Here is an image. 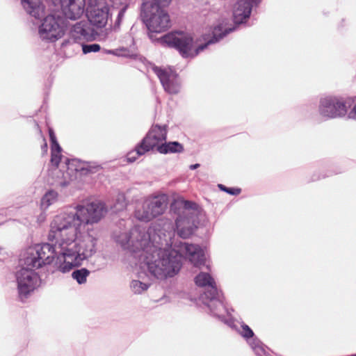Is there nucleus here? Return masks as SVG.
<instances>
[{"instance_id": "f257e3e1", "label": "nucleus", "mask_w": 356, "mask_h": 356, "mask_svg": "<svg viewBox=\"0 0 356 356\" xmlns=\"http://www.w3.org/2000/svg\"><path fill=\"white\" fill-rule=\"evenodd\" d=\"M105 204L100 202L77 205L55 216L48 234L49 241L29 247L19 259L21 268L16 272L19 298L24 302L39 284L35 269L50 264L55 257L60 272L65 273L81 266L96 252L97 238L90 234L77 238L82 225L99 222L106 214Z\"/></svg>"}, {"instance_id": "f03ea898", "label": "nucleus", "mask_w": 356, "mask_h": 356, "mask_svg": "<svg viewBox=\"0 0 356 356\" xmlns=\"http://www.w3.org/2000/svg\"><path fill=\"white\" fill-rule=\"evenodd\" d=\"M172 234H163L155 227H134L129 232L113 234L114 240L123 249L135 253L143 260L151 278L164 280L173 277L181 268L180 257L175 252H169Z\"/></svg>"}, {"instance_id": "7ed1b4c3", "label": "nucleus", "mask_w": 356, "mask_h": 356, "mask_svg": "<svg viewBox=\"0 0 356 356\" xmlns=\"http://www.w3.org/2000/svg\"><path fill=\"white\" fill-rule=\"evenodd\" d=\"M235 27L223 29L222 25H218L213 29L212 38L204 44L193 47V39L188 33L182 32H172L161 38L162 43L169 47L176 49L184 58H193L198 55L209 44L216 43L225 37L229 33L235 30Z\"/></svg>"}, {"instance_id": "20e7f679", "label": "nucleus", "mask_w": 356, "mask_h": 356, "mask_svg": "<svg viewBox=\"0 0 356 356\" xmlns=\"http://www.w3.org/2000/svg\"><path fill=\"white\" fill-rule=\"evenodd\" d=\"M172 0H148L143 3L142 16L147 29L149 36L153 38V33H161L171 26L170 16L165 8L168 7Z\"/></svg>"}, {"instance_id": "39448f33", "label": "nucleus", "mask_w": 356, "mask_h": 356, "mask_svg": "<svg viewBox=\"0 0 356 356\" xmlns=\"http://www.w3.org/2000/svg\"><path fill=\"white\" fill-rule=\"evenodd\" d=\"M195 284L200 287H204L205 291L201 295L200 298L209 309L213 316H219V312H227L223 304V294L217 289L213 278L208 273H200L195 277Z\"/></svg>"}, {"instance_id": "423d86ee", "label": "nucleus", "mask_w": 356, "mask_h": 356, "mask_svg": "<svg viewBox=\"0 0 356 356\" xmlns=\"http://www.w3.org/2000/svg\"><path fill=\"white\" fill-rule=\"evenodd\" d=\"M67 26L66 19L60 15H47L39 26L40 38L44 41L54 42L63 37Z\"/></svg>"}, {"instance_id": "0eeeda50", "label": "nucleus", "mask_w": 356, "mask_h": 356, "mask_svg": "<svg viewBox=\"0 0 356 356\" xmlns=\"http://www.w3.org/2000/svg\"><path fill=\"white\" fill-rule=\"evenodd\" d=\"M197 216H184V215H178L176 220H175V228L171 224L166 225L169 231L164 232V231L157 226H154L157 229H159L162 232L163 234L168 235V232H171L172 234L171 238L172 243L168 248L169 252H175L180 257V264L181 265V254L179 253L177 251L175 250H172L171 247L173 245L172 238L175 236V232H177V235L182 238H187L190 237L195 232V230L197 228Z\"/></svg>"}, {"instance_id": "6e6552de", "label": "nucleus", "mask_w": 356, "mask_h": 356, "mask_svg": "<svg viewBox=\"0 0 356 356\" xmlns=\"http://www.w3.org/2000/svg\"><path fill=\"white\" fill-rule=\"evenodd\" d=\"M167 207V198L165 195L147 198L140 209L135 211V217L140 220L149 222L161 215Z\"/></svg>"}, {"instance_id": "1a4fd4ad", "label": "nucleus", "mask_w": 356, "mask_h": 356, "mask_svg": "<svg viewBox=\"0 0 356 356\" xmlns=\"http://www.w3.org/2000/svg\"><path fill=\"white\" fill-rule=\"evenodd\" d=\"M219 312V316H213L218 318L220 321L227 325L229 327L237 331V332L243 337L250 344L254 352L257 356L266 355V353L263 343L257 339L252 330L245 323H241L240 326L235 323L233 318L225 319L223 314Z\"/></svg>"}, {"instance_id": "9d476101", "label": "nucleus", "mask_w": 356, "mask_h": 356, "mask_svg": "<svg viewBox=\"0 0 356 356\" xmlns=\"http://www.w3.org/2000/svg\"><path fill=\"white\" fill-rule=\"evenodd\" d=\"M318 112L326 119L336 118L346 114L347 106L341 98L327 96L321 98Z\"/></svg>"}, {"instance_id": "9b49d317", "label": "nucleus", "mask_w": 356, "mask_h": 356, "mask_svg": "<svg viewBox=\"0 0 356 356\" xmlns=\"http://www.w3.org/2000/svg\"><path fill=\"white\" fill-rule=\"evenodd\" d=\"M86 0H52L49 6L51 12L61 9L65 19L75 20L84 12Z\"/></svg>"}, {"instance_id": "f8f14e48", "label": "nucleus", "mask_w": 356, "mask_h": 356, "mask_svg": "<svg viewBox=\"0 0 356 356\" xmlns=\"http://www.w3.org/2000/svg\"><path fill=\"white\" fill-rule=\"evenodd\" d=\"M153 71L159 77L164 90L169 94H177L181 88L178 74L171 69L153 67Z\"/></svg>"}, {"instance_id": "ddd939ff", "label": "nucleus", "mask_w": 356, "mask_h": 356, "mask_svg": "<svg viewBox=\"0 0 356 356\" xmlns=\"http://www.w3.org/2000/svg\"><path fill=\"white\" fill-rule=\"evenodd\" d=\"M110 16V8L106 4H99L87 9L88 22L90 26L93 25L97 28L104 27Z\"/></svg>"}, {"instance_id": "4468645a", "label": "nucleus", "mask_w": 356, "mask_h": 356, "mask_svg": "<svg viewBox=\"0 0 356 356\" xmlns=\"http://www.w3.org/2000/svg\"><path fill=\"white\" fill-rule=\"evenodd\" d=\"M166 138V125L154 124L152 126L145 137L141 140V143L147 148L146 150L150 151L155 147H157L159 143L165 140Z\"/></svg>"}, {"instance_id": "2eb2a0df", "label": "nucleus", "mask_w": 356, "mask_h": 356, "mask_svg": "<svg viewBox=\"0 0 356 356\" xmlns=\"http://www.w3.org/2000/svg\"><path fill=\"white\" fill-rule=\"evenodd\" d=\"M95 31L88 21H80L72 26L70 35L75 42L80 40H92L94 39Z\"/></svg>"}, {"instance_id": "dca6fc26", "label": "nucleus", "mask_w": 356, "mask_h": 356, "mask_svg": "<svg viewBox=\"0 0 356 356\" xmlns=\"http://www.w3.org/2000/svg\"><path fill=\"white\" fill-rule=\"evenodd\" d=\"M180 245V248L185 251L186 257L194 266L199 267L204 264L205 254L199 245L187 243H181Z\"/></svg>"}, {"instance_id": "f3484780", "label": "nucleus", "mask_w": 356, "mask_h": 356, "mask_svg": "<svg viewBox=\"0 0 356 356\" xmlns=\"http://www.w3.org/2000/svg\"><path fill=\"white\" fill-rule=\"evenodd\" d=\"M252 7V3L248 0L238 1L233 13L234 23L240 24L249 18Z\"/></svg>"}, {"instance_id": "a211bd4d", "label": "nucleus", "mask_w": 356, "mask_h": 356, "mask_svg": "<svg viewBox=\"0 0 356 356\" xmlns=\"http://www.w3.org/2000/svg\"><path fill=\"white\" fill-rule=\"evenodd\" d=\"M21 3L25 11L30 16L39 19L44 16V6L41 0H21Z\"/></svg>"}, {"instance_id": "6ab92c4d", "label": "nucleus", "mask_w": 356, "mask_h": 356, "mask_svg": "<svg viewBox=\"0 0 356 356\" xmlns=\"http://www.w3.org/2000/svg\"><path fill=\"white\" fill-rule=\"evenodd\" d=\"M157 151L161 154L180 153L184 151L183 145L179 142L165 143L157 146Z\"/></svg>"}, {"instance_id": "aec40b11", "label": "nucleus", "mask_w": 356, "mask_h": 356, "mask_svg": "<svg viewBox=\"0 0 356 356\" xmlns=\"http://www.w3.org/2000/svg\"><path fill=\"white\" fill-rule=\"evenodd\" d=\"M68 168H74V170L76 172H81L82 174H87L94 172L95 168H92L89 163L83 162L77 159L68 160L66 159Z\"/></svg>"}, {"instance_id": "412c9836", "label": "nucleus", "mask_w": 356, "mask_h": 356, "mask_svg": "<svg viewBox=\"0 0 356 356\" xmlns=\"http://www.w3.org/2000/svg\"><path fill=\"white\" fill-rule=\"evenodd\" d=\"M182 209L179 215L197 216V204L192 201L184 200L181 202Z\"/></svg>"}, {"instance_id": "4be33fe9", "label": "nucleus", "mask_w": 356, "mask_h": 356, "mask_svg": "<svg viewBox=\"0 0 356 356\" xmlns=\"http://www.w3.org/2000/svg\"><path fill=\"white\" fill-rule=\"evenodd\" d=\"M146 149L147 148L140 142L139 144L137 145V146L134 150L130 151L127 154V161L129 163H133L136 161V160L139 156H142L145 154L146 152H149V150H146Z\"/></svg>"}, {"instance_id": "5701e85b", "label": "nucleus", "mask_w": 356, "mask_h": 356, "mask_svg": "<svg viewBox=\"0 0 356 356\" xmlns=\"http://www.w3.org/2000/svg\"><path fill=\"white\" fill-rule=\"evenodd\" d=\"M90 270L85 268L76 269L72 272V277L76 280L79 284H83L86 282L87 277L90 275Z\"/></svg>"}, {"instance_id": "b1692460", "label": "nucleus", "mask_w": 356, "mask_h": 356, "mask_svg": "<svg viewBox=\"0 0 356 356\" xmlns=\"http://www.w3.org/2000/svg\"><path fill=\"white\" fill-rule=\"evenodd\" d=\"M58 193L54 191H49L47 192L41 199V207L43 209H47L51 204H52L57 199Z\"/></svg>"}, {"instance_id": "393cba45", "label": "nucleus", "mask_w": 356, "mask_h": 356, "mask_svg": "<svg viewBox=\"0 0 356 356\" xmlns=\"http://www.w3.org/2000/svg\"><path fill=\"white\" fill-rule=\"evenodd\" d=\"M149 284L143 283L139 280H132L130 284L131 291L135 294H140L149 288Z\"/></svg>"}, {"instance_id": "a878e982", "label": "nucleus", "mask_w": 356, "mask_h": 356, "mask_svg": "<svg viewBox=\"0 0 356 356\" xmlns=\"http://www.w3.org/2000/svg\"><path fill=\"white\" fill-rule=\"evenodd\" d=\"M100 45L96 43L82 45L83 52L86 54L90 52H97L100 50Z\"/></svg>"}, {"instance_id": "bb28decb", "label": "nucleus", "mask_w": 356, "mask_h": 356, "mask_svg": "<svg viewBox=\"0 0 356 356\" xmlns=\"http://www.w3.org/2000/svg\"><path fill=\"white\" fill-rule=\"evenodd\" d=\"M218 188L224 192L232 195H237L240 194L241 190L238 188H228L222 184H218Z\"/></svg>"}, {"instance_id": "cd10ccee", "label": "nucleus", "mask_w": 356, "mask_h": 356, "mask_svg": "<svg viewBox=\"0 0 356 356\" xmlns=\"http://www.w3.org/2000/svg\"><path fill=\"white\" fill-rule=\"evenodd\" d=\"M60 153H61V152H51V163H52V165H55L56 167L58 166V165L61 161L62 155Z\"/></svg>"}, {"instance_id": "c85d7f7f", "label": "nucleus", "mask_w": 356, "mask_h": 356, "mask_svg": "<svg viewBox=\"0 0 356 356\" xmlns=\"http://www.w3.org/2000/svg\"><path fill=\"white\" fill-rule=\"evenodd\" d=\"M51 152H61V150H62V149H61L60 146L59 145L57 140H56L55 143H51Z\"/></svg>"}, {"instance_id": "c756f323", "label": "nucleus", "mask_w": 356, "mask_h": 356, "mask_svg": "<svg viewBox=\"0 0 356 356\" xmlns=\"http://www.w3.org/2000/svg\"><path fill=\"white\" fill-rule=\"evenodd\" d=\"M223 301H225V298L223 297ZM223 304L225 306L226 309L228 310L229 313L227 312H223L222 311L220 313L223 314L224 317L225 319H228L229 318H232L230 315H231V312H233V309H231V311H229V309L227 307V306L225 305V302H223Z\"/></svg>"}, {"instance_id": "7c9ffc66", "label": "nucleus", "mask_w": 356, "mask_h": 356, "mask_svg": "<svg viewBox=\"0 0 356 356\" xmlns=\"http://www.w3.org/2000/svg\"><path fill=\"white\" fill-rule=\"evenodd\" d=\"M49 134L51 143H55L57 140L54 130L51 128L49 129Z\"/></svg>"}, {"instance_id": "2f4dec72", "label": "nucleus", "mask_w": 356, "mask_h": 356, "mask_svg": "<svg viewBox=\"0 0 356 356\" xmlns=\"http://www.w3.org/2000/svg\"><path fill=\"white\" fill-rule=\"evenodd\" d=\"M349 118L356 120V104L354 106L353 109L350 111L348 114Z\"/></svg>"}, {"instance_id": "473e14b6", "label": "nucleus", "mask_w": 356, "mask_h": 356, "mask_svg": "<svg viewBox=\"0 0 356 356\" xmlns=\"http://www.w3.org/2000/svg\"><path fill=\"white\" fill-rule=\"evenodd\" d=\"M199 167H200V164L199 163H195V164L191 165L189 166V168L191 170H195V169L198 168Z\"/></svg>"}, {"instance_id": "72a5a7b5", "label": "nucleus", "mask_w": 356, "mask_h": 356, "mask_svg": "<svg viewBox=\"0 0 356 356\" xmlns=\"http://www.w3.org/2000/svg\"><path fill=\"white\" fill-rule=\"evenodd\" d=\"M105 52L106 54H115V53L113 50H106Z\"/></svg>"}, {"instance_id": "f704fd0d", "label": "nucleus", "mask_w": 356, "mask_h": 356, "mask_svg": "<svg viewBox=\"0 0 356 356\" xmlns=\"http://www.w3.org/2000/svg\"><path fill=\"white\" fill-rule=\"evenodd\" d=\"M42 149L44 150V151H47V143H45L44 144V145L42 146Z\"/></svg>"}, {"instance_id": "c9c22d12", "label": "nucleus", "mask_w": 356, "mask_h": 356, "mask_svg": "<svg viewBox=\"0 0 356 356\" xmlns=\"http://www.w3.org/2000/svg\"><path fill=\"white\" fill-rule=\"evenodd\" d=\"M46 1L48 3L49 6H51L50 4L52 2V0H46Z\"/></svg>"}, {"instance_id": "e433bc0d", "label": "nucleus", "mask_w": 356, "mask_h": 356, "mask_svg": "<svg viewBox=\"0 0 356 356\" xmlns=\"http://www.w3.org/2000/svg\"><path fill=\"white\" fill-rule=\"evenodd\" d=\"M125 206V204L122 202V208H123Z\"/></svg>"}]
</instances>
